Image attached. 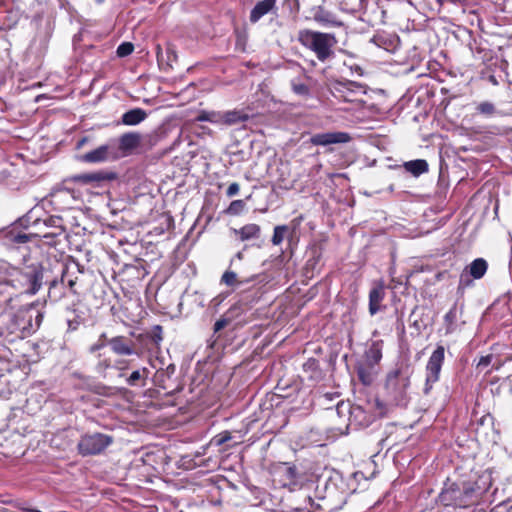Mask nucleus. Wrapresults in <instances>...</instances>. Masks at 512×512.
Returning a JSON list of instances; mask_svg holds the SVG:
<instances>
[{"label":"nucleus","instance_id":"f257e3e1","mask_svg":"<svg viewBox=\"0 0 512 512\" xmlns=\"http://www.w3.org/2000/svg\"><path fill=\"white\" fill-rule=\"evenodd\" d=\"M10 286L3 284L0 286V319L4 321V335H14L16 338L23 339L34 333L32 315L25 311L8 313L3 315L8 307H12V302L16 293L9 291Z\"/></svg>","mask_w":512,"mask_h":512},{"label":"nucleus","instance_id":"f03ea898","mask_svg":"<svg viewBox=\"0 0 512 512\" xmlns=\"http://www.w3.org/2000/svg\"><path fill=\"white\" fill-rule=\"evenodd\" d=\"M297 40L305 49L312 52L321 63H326L335 56L334 49L338 41L333 33L302 29L297 34Z\"/></svg>","mask_w":512,"mask_h":512},{"label":"nucleus","instance_id":"7ed1b4c3","mask_svg":"<svg viewBox=\"0 0 512 512\" xmlns=\"http://www.w3.org/2000/svg\"><path fill=\"white\" fill-rule=\"evenodd\" d=\"M484 490L470 483H463L462 486L456 483H445L438 501L446 507L467 508L477 501Z\"/></svg>","mask_w":512,"mask_h":512},{"label":"nucleus","instance_id":"20e7f679","mask_svg":"<svg viewBox=\"0 0 512 512\" xmlns=\"http://www.w3.org/2000/svg\"><path fill=\"white\" fill-rule=\"evenodd\" d=\"M45 268L39 262H34L17 270L11 279L12 287L19 294L35 295L41 289L44 281Z\"/></svg>","mask_w":512,"mask_h":512},{"label":"nucleus","instance_id":"39448f33","mask_svg":"<svg viewBox=\"0 0 512 512\" xmlns=\"http://www.w3.org/2000/svg\"><path fill=\"white\" fill-rule=\"evenodd\" d=\"M409 386V377L400 370L389 373L385 385L389 400L397 406H406L409 400L407 393Z\"/></svg>","mask_w":512,"mask_h":512},{"label":"nucleus","instance_id":"423d86ee","mask_svg":"<svg viewBox=\"0 0 512 512\" xmlns=\"http://www.w3.org/2000/svg\"><path fill=\"white\" fill-rule=\"evenodd\" d=\"M445 358V348L438 345L430 355L425 367V384L423 393L429 395L435 383L440 379L441 369Z\"/></svg>","mask_w":512,"mask_h":512},{"label":"nucleus","instance_id":"0eeeda50","mask_svg":"<svg viewBox=\"0 0 512 512\" xmlns=\"http://www.w3.org/2000/svg\"><path fill=\"white\" fill-rule=\"evenodd\" d=\"M113 443V437L103 433H92L83 435L77 449L80 455L90 456L102 453Z\"/></svg>","mask_w":512,"mask_h":512},{"label":"nucleus","instance_id":"6e6552de","mask_svg":"<svg viewBox=\"0 0 512 512\" xmlns=\"http://www.w3.org/2000/svg\"><path fill=\"white\" fill-rule=\"evenodd\" d=\"M121 158L116 140H110L107 143L97 147L80 156V160L85 163H102L114 161Z\"/></svg>","mask_w":512,"mask_h":512},{"label":"nucleus","instance_id":"1a4fd4ad","mask_svg":"<svg viewBox=\"0 0 512 512\" xmlns=\"http://www.w3.org/2000/svg\"><path fill=\"white\" fill-rule=\"evenodd\" d=\"M275 481L279 483L281 487L294 490L299 483V475L295 466L288 463L279 464L274 470Z\"/></svg>","mask_w":512,"mask_h":512},{"label":"nucleus","instance_id":"9d476101","mask_svg":"<svg viewBox=\"0 0 512 512\" xmlns=\"http://www.w3.org/2000/svg\"><path fill=\"white\" fill-rule=\"evenodd\" d=\"M488 263L483 258H477L473 260L461 273L459 287L468 286L471 281L469 280V276L473 279H481L487 272Z\"/></svg>","mask_w":512,"mask_h":512},{"label":"nucleus","instance_id":"9b49d317","mask_svg":"<svg viewBox=\"0 0 512 512\" xmlns=\"http://www.w3.org/2000/svg\"><path fill=\"white\" fill-rule=\"evenodd\" d=\"M350 140L351 136L346 132L317 133L312 135L310 138V142L316 146L347 143Z\"/></svg>","mask_w":512,"mask_h":512},{"label":"nucleus","instance_id":"f8f14e48","mask_svg":"<svg viewBox=\"0 0 512 512\" xmlns=\"http://www.w3.org/2000/svg\"><path fill=\"white\" fill-rule=\"evenodd\" d=\"M108 346L112 352L120 356H129L134 354V342L125 336H115L107 340Z\"/></svg>","mask_w":512,"mask_h":512},{"label":"nucleus","instance_id":"ddd939ff","mask_svg":"<svg viewBox=\"0 0 512 512\" xmlns=\"http://www.w3.org/2000/svg\"><path fill=\"white\" fill-rule=\"evenodd\" d=\"M116 142L122 157L131 153L132 150L140 145L141 135L137 132L124 133Z\"/></svg>","mask_w":512,"mask_h":512},{"label":"nucleus","instance_id":"4468645a","mask_svg":"<svg viewBox=\"0 0 512 512\" xmlns=\"http://www.w3.org/2000/svg\"><path fill=\"white\" fill-rule=\"evenodd\" d=\"M277 0L259 1L250 12L249 20L251 23H257L263 16L276 9Z\"/></svg>","mask_w":512,"mask_h":512},{"label":"nucleus","instance_id":"2eb2a0df","mask_svg":"<svg viewBox=\"0 0 512 512\" xmlns=\"http://www.w3.org/2000/svg\"><path fill=\"white\" fill-rule=\"evenodd\" d=\"M150 375V370L146 367L136 369L125 376V382L130 387H145L147 379Z\"/></svg>","mask_w":512,"mask_h":512},{"label":"nucleus","instance_id":"dca6fc26","mask_svg":"<svg viewBox=\"0 0 512 512\" xmlns=\"http://www.w3.org/2000/svg\"><path fill=\"white\" fill-rule=\"evenodd\" d=\"M372 41L378 47L383 48L386 51L393 52L399 44V37L383 33L374 36Z\"/></svg>","mask_w":512,"mask_h":512},{"label":"nucleus","instance_id":"f3484780","mask_svg":"<svg viewBox=\"0 0 512 512\" xmlns=\"http://www.w3.org/2000/svg\"><path fill=\"white\" fill-rule=\"evenodd\" d=\"M335 89L338 93H340V96L344 100L350 101V96L352 94L361 93L363 91V86L353 81H347L339 82Z\"/></svg>","mask_w":512,"mask_h":512},{"label":"nucleus","instance_id":"a211bd4d","mask_svg":"<svg viewBox=\"0 0 512 512\" xmlns=\"http://www.w3.org/2000/svg\"><path fill=\"white\" fill-rule=\"evenodd\" d=\"M233 231L239 236L241 241L257 239L261 234L260 226L254 223L246 224L240 229H234Z\"/></svg>","mask_w":512,"mask_h":512},{"label":"nucleus","instance_id":"6ab92c4d","mask_svg":"<svg viewBox=\"0 0 512 512\" xmlns=\"http://www.w3.org/2000/svg\"><path fill=\"white\" fill-rule=\"evenodd\" d=\"M147 117L145 110L141 108H134L122 115V123L128 126H135L144 121Z\"/></svg>","mask_w":512,"mask_h":512},{"label":"nucleus","instance_id":"aec40b11","mask_svg":"<svg viewBox=\"0 0 512 512\" xmlns=\"http://www.w3.org/2000/svg\"><path fill=\"white\" fill-rule=\"evenodd\" d=\"M385 292L382 286L371 289L369 293V312L375 315L380 310V304L384 299Z\"/></svg>","mask_w":512,"mask_h":512},{"label":"nucleus","instance_id":"412c9836","mask_svg":"<svg viewBox=\"0 0 512 512\" xmlns=\"http://www.w3.org/2000/svg\"><path fill=\"white\" fill-rule=\"evenodd\" d=\"M403 167L407 172L412 174L414 177H419L420 175L428 172L429 170L428 163L424 159H416L405 162L403 164Z\"/></svg>","mask_w":512,"mask_h":512},{"label":"nucleus","instance_id":"4be33fe9","mask_svg":"<svg viewBox=\"0 0 512 512\" xmlns=\"http://www.w3.org/2000/svg\"><path fill=\"white\" fill-rule=\"evenodd\" d=\"M249 115L241 110H229L223 112V125L231 126L246 122Z\"/></svg>","mask_w":512,"mask_h":512},{"label":"nucleus","instance_id":"5701e85b","mask_svg":"<svg viewBox=\"0 0 512 512\" xmlns=\"http://www.w3.org/2000/svg\"><path fill=\"white\" fill-rule=\"evenodd\" d=\"M306 501L310 505L309 512H330L335 508L330 505L328 496L320 498L317 502L310 496H307Z\"/></svg>","mask_w":512,"mask_h":512},{"label":"nucleus","instance_id":"b1692460","mask_svg":"<svg viewBox=\"0 0 512 512\" xmlns=\"http://www.w3.org/2000/svg\"><path fill=\"white\" fill-rule=\"evenodd\" d=\"M195 121L223 125V112L202 110L196 116Z\"/></svg>","mask_w":512,"mask_h":512},{"label":"nucleus","instance_id":"393cba45","mask_svg":"<svg viewBox=\"0 0 512 512\" xmlns=\"http://www.w3.org/2000/svg\"><path fill=\"white\" fill-rule=\"evenodd\" d=\"M176 371V367L174 364H169L165 369H159L154 375L155 384L162 388L166 389V380L170 379L172 375H174Z\"/></svg>","mask_w":512,"mask_h":512},{"label":"nucleus","instance_id":"a878e982","mask_svg":"<svg viewBox=\"0 0 512 512\" xmlns=\"http://www.w3.org/2000/svg\"><path fill=\"white\" fill-rule=\"evenodd\" d=\"M254 276L251 277L250 279H246V280H238L237 278V274L231 270H226L222 277H221V283L222 284H225L226 286H229V287H240L252 280H254Z\"/></svg>","mask_w":512,"mask_h":512},{"label":"nucleus","instance_id":"bb28decb","mask_svg":"<svg viewBox=\"0 0 512 512\" xmlns=\"http://www.w3.org/2000/svg\"><path fill=\"white\" fill-rule=\"evenodd\" d=\"M382 347H383L382 340L372 342V344L370 345V347L367 351V358L371 363L377 364L380 362V360L382 358Z\"/></svg>","mask_w":512,"mask_h":512},{"label":"nucleus","instance_id":"cd10ccee","mask_svg":"<svg viewBox=\"0 0 512 512\" xmlns=\"http://www.w3.org/2000/svg\"><path fill=\"white\" fill-rule=\"evenodd\" d=\"M457 321V308L454 305L444 316L446 334H451L455 331V323Z\"/></svg>","mask_w":512,"mask_h":512},{"label":"nucleus","instance_id":"c85d7f7f","mask_svg":"<svg viewBox=\"0 0 512 512\" xmlns=\"http://www.w3.org/2000/svg\"><path fill=\"white\" fill-rule=\"evenodd\" d=\"M77 279L78 277L75 276L73 277L71 275V272H70V267L66 266L63 270H62V276H61V279H60V285L61 286H67L69 287V289L75 293V290H74V286L77 282Z\"/></svg>","mask_w":512,"mask_h":512},{"label":"nucleus","instance_id":"c756f323","mask_svg":"<svg viewBox=\"0 0 512 512\" xmlns=\"http://www.w3.org/2000/svg\"><path fill=\"white\" fill-rule=\"evenodd\" d=\"M289 231V227L287 225H278L274 227L273 236L271 242L273 245H280L284 238L286 237Z\"/></svg>","mask_w":512,"mask_h":512},{"label":"nucleus","instance_id":"7c9ffc66","mask_svg":"<svg viewBox=\"0 0 512 512\" xmlns=\"http://www.w3.org/2000/svg\"><path fill=\"white\" fill-rule=\"evenodd\" d=\"M82 178L86 182L100 183V182H103L105 180H111V179L114 178V176L112 174L105 173V172H94V173L85 174V175H83Z\"/></svg>","mask_w":512,"mask_h":512},{"label":"nucleus","instance_id":"2f4dec72","mask_svg":"<svg viewBox=\"0 0 512 512\" xmlns=\"http://www.w3.org/2000/svg\"><path fill=\"white\" fill-rule=\"evenodd\" d=\"M291 89L296 95L299 96L307 97L310 95V88L308 85L297 79H293L291 81Z\"/></svg>","mask_w":512,"mask_h":512},{"label":"nucleus","instance_id":"473e14b6","mask_svg":"<svg viewBox=\"0 0 512 512\" xmlns=\"http://www.w3.org/2000/svg\"><path fill=\"white\" fill-rule=\"evenodd\" d=\"M246 204L244 200H233L228 208L226 209V213L229 215H240L245 210Z\"/></svg>","mask_w":512,"mask_h":512},{"label":"nucleus","instance_id":"72a5a7b5","mask_svg":"<svg viewBox=\"0 0 512 512\" xmlns=\"http://www.w3.org/2000/svg\"><path fill=\"white\" fill-rule=\"evenodd\" d=\"M134 50V46L130 42H123L117 47V55L119 57H126L130 55Z\"/></svg>","mask_w":512,"mask_h":512},{"label":"nucleus","instance_id":"f704fd0d","mask_svg":"<svg viewBox=\"0 0 512 512\" xmlns=\"http://www.w3.org/2000/svg\"><path fill=\"white\" fill-rule=\"evenodd\" d=\"M231 439V434L229 431H224L222 433H219L212 439V443L215 446H222L226 442H228Z\"/></svg>","mask_w":512,"mask_h":512},{"label":"nucleus","instance_id":"c9c22d12","mask_svg":"<svg viewBox=\"0 0 512 512\" xmlns=\"http://www.w3.org/2000/svg\"><path fill=\"white\" fill-rule=\"evenodd\" d=\"M59 285H60V283L56 280H53L51 282V284L49 286V291H48L50 298H52L54 300H58L63 296V293L61 291H59V292L57 291Z\"/></svg>","mask_w":512,"mask_h":512},{"label":"nucleus","instance_id":"e433bc0d","mask_svg":"<svg viewBox=\"0 0 512 512\" xmlns=\"http://www.w3.org/2000/svg\"><path fill=\"white\" fill-rule=\"evenodd\" d=\"M129 363L130 361L124 359L115 361L113 367L120 372L119 377L126 376L124 371L128 368Z\"/></svg>","mask_w":512,"mask_h":512},{"label":"nucleus","instance_id":"4c0bfd02","mask_svg":"<svg viewBox=\"0 0 512 512\" xmlns=\"http://www.w3.org/2000/svg\"><path fill=\"white\" fill-rule=\"evenodd\" d=\"M357 374H358L360 381L364 385H370L372 383V378H371L370 373H368L363 367L358 368Z\"/></svg>","mask_w":512,"mask_h":512},{"label":"nucleus","instance_id":"58836bf2","mask_svg":"<svg viewBox=\"0 0 512 512\" xmlns=\"http://www.w3.org/2000/svg\"><path fill=\"white\" fill-rule=\"evenodd\" d=\"M492 360H493L492 354H488V355L480 357V359L477 363V368H482V369L486 368L487 366H489L491 364Z\"/></svg>","mask_w":512,"mask_h":512},{"label":"nucleus","instance_id":"ea45409f","mask_svg":"<svg viewBox=\"0 0 512 512\" xmlns=\"http://www.w3.org/2000/svg\"><path fill=\"white\" fill-rule=\"evenodd\" d=\"M478 110L483 114H492L494 112V105L489 102H483L478 106Z\"/></svg>","mask_w":512,"mask_h":512},{"label":"nucleus","instance_id":"a19ab883","mask_svg":"<svg viewBox=\"0 0 512 512\" xmlns=\"http://www.w3.org/2000/svg\"><path fill=\"white\" fill-rule=\"evenodd\" d=\"M240 191V185L237 183V182H233L229 185L227 191H226V195L228 197H233L235 195H237Z\"/></svg>","mask_w":512,"mask_h":512},{"label":"nucleus","instance_id":"79ce46f5","mask_svg":"<svg viewBox=\"0 0 512 512\" xmlns=\"http://www.w3.org/2000/svg\"><path fill=\"white\" fill-rule=\"evenodd\" d=\"M228 325V320L226 318H220L218 319L214 324V333L219 332L223 328H225Z\"/></svg>","mask_w":512,"mask_h":512},{"label":"nucleus","instance_id":"37998d69","mask_svg":"<svg viewBox=\"0 0 512 512\" xmlns=\"http://www.w3.org/2000/svg\"><path fill=\"white\" fill-rule=\"evenodd\" d=\"M107 344V341H102L101 339H98V341L93 344L91 347H90V352L91 353H94L102 348H104Z\"/></svg>","mask_w":512,"mask_h":512},{"label":"nucleus","instance_id":"c03bdc74","mask_svg":"<svg viewBox=\"0 0 512 512\" xmlns=\"http://www.w3.org/2000/svg\"><path fill=\"white\" fill-rule=\"evenodd\" d=\"M59 219L58 218H54V217H48L46 218L45 220H43L42 224L45 226V227H56V222H58Z\"/></svg>","mask_w":512,"mask_h":512},{"label":"nucleus","instance_id":"a18cd8bd","mask_svg":"<svg viewBox=\"0 0 512 512\" xmlns=\"http://www.w3.org/2000/svg\"><path fill=\"white\" fill-rule=\"evenodd\" d=\"M43 320V314L40 312H37L35 316V323H33L34 332L40 327Z\"/></svg>","mask_w":512,"mask_h":512},{"label":"nucleus","instance_id":"49530a36","mask_svg":"<svg viewBox=\"0 0 512 512\" xmlns=\"http://www.w3.org/2000/svg\"><path fill=\"white\" fill-rule=\"evenodd\" d=\"M14 240L17 243H26L29 240V236L27 234L18 233L14 236Z\"/></svg>","mask_w":512,"mask_h":512},{"label":"nucleus","instance_id":"de8ad7c7","mask_svg":"<svg viewBox=\"0 0 512 512\" xmlns=\"http://www.w3.org/2000/svg\"><path fill=\"white\" fill-rule=\"evenodd\" d=\"M8 352L7 348L0 344V358H5Z\"/></svg>","mask_w":512,"mask_h":512},{"label":"nucleus","instance_id":"09e8293b","mask_svg":"<svg viewBox=\"0 0 512 512\" xmlns=\"http://www.w3.org/2000/svg\"><path fill=\"white\" fill-rule=\"evenodd\" d=\"M56 235H57V233H56V232H52V233L44 232L41 236H42L43 238H50V237H54V236H56Z\"/></svg>","mask_w":512,"mask_h":512},{"label":"nucleus","instance_id":"8fccbe9b","mask_svg":"<svg viewBox=\"0 0 512 512\" xmlns=\"http://www.w3.org/2000/svg\"><path fill=\"white\" fill-rule=\"evenodd\" d=\"M87 142V138L84 137L82 138L81 140H79V142L77 143V147L78 148H81L85 143Z\"/></svg>","mask_w":512,"mask_h":512},{"label":"nucleus","instance_id":"3c124183","mask_svg":"<svg viewBox=\"0 0 512 512\" xmlns=\"http://www.w3.org/2000/svg\"><path fill=\"white\" fill-rule=\"evenodd\" d=\"M260 296L258 294V291L253 292V300L252 302H257L259 300Z\"/></svg>","mask_w":512,"mask_h":512},{"label":"nucleus","instance_id":"603ef678","mask_svg":"<svg viewBox=\"0 0 512 512\" xmlns=\"http://www.w3.org/2000/svg\"><path fill=\"white\" fill-rule=\"evenodd\" d=\"M3 323L4 321L0 319V337L4 336V327L2 326Z\"/></svg>","mask_w":512,"mask_h":512},{"label":"nucleus","instance_id":"864d4df0","mask_svg":"<svg viewBox=\"0 0 512 512\" xmlns=\"http://www.w3.org/2000/svg\"><path fill=\"white\" fill-rule=\"evenodd\" d=\"M234 258L238 259V260H242L243 259V252H238L235 254Z\"/></svg>","mask_w":512,"mask_h":512},{"label":"nucleus","instance_id":"5fc2aeb1","mask_svg":"<svg viewBox=\"0 0 512 512\" xmlns=\"http://www.w3.org/2000/svg\"><path fill=\"white\" fill-rule=\"evenodd\" d=\"M99 339H101L102 341H107V340H109V339L107 338L106 333H102V334L100 335Z\"/></svg>","mask_w":512,"mask_h":512},{"label":"nucleus","instance_id":"6e6d98bb","mask_svg":"<svg viewBox=\"0 0 512 512\" xmlns=\"http://www.w3.org/2000/svg\"><path fill=\"white\" fill-rule=\"evenodd\" d=\"M246 297H248L247 292L241 295V301L244 302Z\"/></svg>","mask_w":512,"mask_h":512},{"label":"nucleus","instance_id":"4d7b16f0","mask_svg":"<svg viewBox=\"0 0 512 512\" xmlns=\"http://www.w3.org/2000/svg\"><path fill=\"white\" fill-rule=\"evenodd\" d=\"M315 360H309L307 364H315Z\"/></svg>","mask_w":512,"mask_h":512},{"label":"nucleus","instance_id":"13d9d810","mask_svg":"<svg viewBox=\"0 0 512 512\" xmlns=\"http://www.w3.org/2000/svg\"><path fill=\"white\" fill-rule=\"evenodd\" d=\"M104 364L106 368L110 366V364L107 361H105Z\"/></svg>","mask_w":512,"mask_h":512},{"label":"nucleus","instance_id":"bf43d9fd","mask_svg":"<svg viewBox=\"0 0 512 512\" xmlns=\"http://www.w3.org/2000/svg\"><path fill=\"white\" fill-rule=\"evenodd\" d=\"M36 1H37L39 4H41L43 0H36Z\"/></svg>","mask_w":512,"mask_h":512}]
</instances>
